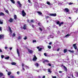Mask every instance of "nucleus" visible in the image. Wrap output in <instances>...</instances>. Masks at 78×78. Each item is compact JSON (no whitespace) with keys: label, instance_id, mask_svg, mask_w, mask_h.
I'll use <instances>...</instances> for the list:
<instances>
[{"label":"nucleus","instance_id":"obj_1","mask_svg":"<svg viewBox=\"0 0 78 78\" xmlns=\"http://www.w3.org/2000/svg\"><path fill=\"white\" fill-rule=\"evenodd\" d=\"M22 14L23 17H25L26 16V13L25 12V11L23 10L22 11Z\"/></svg>","mask_w":78,"mask_h":78},{"label":"nucleus","instance_id":"obj_2","mask_svg":"<svg viewBox=\"0 0 78 78\" xmlns=\"http://www.w3.org/2000/svg\"><path fill=\"white\" fill-rule=\"evenodd\" d=\"M17 3H18V5H19V6L20 7V8H21L22 7V4L20 3V1H17Z\"/></svg>","mask_w":78,"mask_h":78},{"label":"nucleus","instance_id":"obj_3","mask_svg":"<svg viewBox=\"0 0 78 78\" xmlns=\"http://www.w3.org/2000/svg\"><path fill=\"white\" fill-rule=\"evenodd\" d=\"M49 16H53L54 17H56V14L50 13Z\"/></svg>","mask_w":78,"mask_h":78},{"label":"nucleus","instance_id":"obj_4","mask_svg":"<svg viewBox=\"0 0 78 78\" xmlns=\"http://www.w3.org/2000/svg\"><path fill=\"white\" fill-rule=\"evenodd\" d=\"M76 44H73V46L74 48L76 50V49H77V47H76Z\"/></svg>","mask_w":78,"mask_h":78},{"label":"nucleus","instance_id":"obj_5","mask_svg":"<svg viewBox=\"0 0 78 78\" xmlns=\"http://www.w3.org/2000/svg\"><path fill=\"white\" fill-rule=\"evenodd\" d=\"M27 25L26 24H24L23 27V30H26L27 29Z\"/></svg>","mask_w":78,"mask_h":78},{"label":"nucleus","instance_id":"obj_6","mask_svg":"<svg viewBox=\"0 0 78 78\" xmlns=\"http://www.w3.org/2000/svg\"><path fill=\"white\" fill-rule=\"evenodd\" d=\"M4 38V35H0V39H2Z\"/></svg>","mask_w":78,"mask_h":78},{"label":"nucleus","instance_id":"obj_7","mask_svg":"<svg viewBox=\"0 0 78 78\" xmlns=\"http://www.w3.org/2000/svg\"><path fill=\"white\" fill-rule=\"evenodd\" d=\"M28 51L30 53V54L32 53L33 52V51L29 49H28Z\"/></svg>","mask_w":78,"mask_h":78},{"label":"nucleus","instance_id":"obj_8","mask_svg":"<svg viewBox=\"0 0 78 78\" xmlns=\"http://www.w3.org/2000/svg\"><path fill=\"white\" fill-rule=\"evenodd\" d=\"M64 10L66 12H68L69 11V9L67 8L65 9Z\"/></svg>","mask_w":78,"mask_h":78},{"label":"nucleus","instance_id":"obj_9","mask_svg":"<svg viewBox=\"0 0 78 78\" xmlns=\"http://www.w3.org/2000/svg\"><path fill=\"white\" fill-rule=\"evenodd\" d=\"M9 21L10 22V23H11L12 22H13V19H12V18H10L9 20Z\"/></svg>","mask_w":78,"mask_h":78},{"label":"nucleus","instance_id":"obj_10","mask_svg":"<svg viewBox=\"0 0 78 78\" xmlns=\"http://www.w3.org/2000/svg\"><path fill=\"white\" fill-rule=\"evenodd\" d=\"M45 62H49V61H48V60H46L43 62V63H44V64L45 63Z\"/></svg>","mask_w":78,"mask_h":78},{"label":"nucleus","instance_id":"obj_11","mask_svg":"<svg viewBox=\"0 0 78 78\" xmlns=\"http://www.w3.org/2000/svg\"><path fill=\"white\" fill-rule=\"evenodd\" d=\"M17 53L18 54V56H20V53H19V49H17Z\"/></svg>","mask_w":78,"mask_h":78},{"label":"nucleus","instance_id":"obj_12","mask_svg":"<svg viewBox=\"0 0 78 78\" xmlns=\"http://www.w3.org/2000/svg\"><path fill=\"white\" fill-rule=\"evenodd\" d=\"M63 67L64 68L66 72H67V68L65 66H63Z\"/></svg>","mask_w":78,"mask_h":78},{"label":"nucleus","instance_id":"obj_13","mask_svg":"<svg viewBox=\"0 0 78 78\" xmlns=\"http://www.w3.org/2000/svg\"><path fill=\"white\" fill-rule=\"evenodd\" d=\"M5 16V14L2 12H1L0 13V16Z\"/></svg>","mask_w":78,"mask_h":78},{"label":"nucleus","instance_id":"obj_14","mask_svg":"<svg viewBox=\"0 0 78 78\" xmlns=\"http://www.w3.org/2000/svg\"><path fill=\"white\" fill-rule=\"evenodd\" d=\"M64 53H67V49H65L64 50Z\"/></svg>","mask_w":78,"mask_h":78},{"label":"nucleus","instance_id":"obj_15","mask_svg":"<svg viewBox=\"0 0 78 78\" xmlns=\"http://www.w3.org/2000/svg\"><path fill=\"white\" fill-rule=\"evenodd\" d=\"M14 18L15 20H16V19H17V16L16 15H15L14 16Z\"/></svg>","mask_w":78,"mask_h":78},{"label":"nucleus","instance_id":"obj_16","mask_svg":"<svg viewBox=\"0 0 78 78\" xmlns=\"http://www.w3.org/2000/svg\"><path fill=\"white\" fill-rule=\"evenodd\" d=\"M37 59V58L34 57L33 58V59H32V60H33V61H36V59Z\"/></svg>","mask_w":78,"mask_h":78},{"label":"nucleus","instance_id":"obj_17","mask_svg":"<svg viewBox=\"0 0 78 78\" xmlns=\"http://www.w3.org/2000/svg\"><path fill=\"white\" fill-rule=\"evenodd\" d=\"M68 51L70 53H74V51H71L70 50H69Z\"/></svg>","mask_w":78,"mask_h":78},{"label":"nucleus","instance_id":"obj_18","mask_svg":"<svg viewBox=\"0 0 78 78\" xmlns=\"http://www.w3.org/2000/svg\"><path fill=\"white\" fill-rule=\"evenodd\" d=\"M34 65L36 66H37V67H38V66H39V64H38V63H35Z\"/></svg>","mask_w":78,"mask_h":78},{"label":"nucleus","instance_id":"obj_19","mask_svg":"<svg viewBox=\"0 0 78 78\" xmlns=\"http://www.w3.org/2000/svg\"><path fill=\"white\" fill-rule=\"evenodd\" d=\"M12 65H16V63L15 62H12L11 63Z\"/></svg>","mask_w":78,"mask_h":78},{"label":"nucleus","instance_id":"obj_20","mask_svg":"<svg viewBox=\"0 0 78 78\" xmlns=\"http://www.w3.org/2000/svg\"><path fill=\"white\" fill-rule=\"evenodd\" d=\"M37 13L39 14L40 15H42V13L41 12H37Z\"/></svg>","mask_w":78,"mask_h":78},{"label":"nucleus","instance_id":"obj_21","mask_svg":"<svg viewBox=\"0 0 78 78\" xmlns=\"http://www.w3.org/2000/svg\"><path fill=\"white\" fill-rule=\"evenodd\" d=\"M10 1H11V2L12 3H13L14 4L15 3V2H14V0H10Z\"/></svg>","mask_w":78,"mask_h":78},{"label":"nucleus","instance_id":"obj_22","mask_svg":"<svg viewBox=\"0 0 78 78\" xmlns=\"http://www.w3.org/2000/svg\"><path fill=\"white\" fill-rule=\"evenodd\" d=\"M5 59H9V56H8L7 57H6L5 58Z\"/></svg>","mask_w":78,"mask_h":78},{"label":"nucleus","instance_id":"obj_23","mask_svg":"<svg viewBox=\"0 0 78 78\" xmlns=\"http://www.w3.org/2000/svg\"><path fill=\"white\" fill-rule=\"evenodd\" d=\"M68 36H70V34H67L66 36H65V37H68Z\"/></svg>","mask_w":78,"mask_h":78},{"label":"nucleus","instance_id":"obj_24","mask_svg":"<svg viewBox=\"0 0 78 78\" xmlns=\"http://www.w3.org/2000/svg\"><path fill=\"white\" fill-rule=\"evenodd\" d=\"M0 76H3V74L2 73H0Z\"/></svg>","mask_w":78,"mask_h":78},{"label":"nucleus","instance_id":"obj_25","mask_svg":"<svg viewBox=\"0 0 78 78\" xmlns=\"http://www.w3.org/2000/svg\"><path fill=\"white\" fill-rule=\"evenodd\" d=\"M63 23H64L63 22L60 23L59 24V26L60 27V26H61V25H62V24H63Z\"/></svg>","mask_w":78,"mask_h":78},{"label":"nucleus","instance_id":"obj_26","mask_svg":"<svg viewBox=\"0 0 78 78\" xmlns=\"http://www.w3.org/2000/svg\"><path fill=\"white\" fill-rule=\"evenodd\" d=\"M30 22L31 23H34V20H30Z\"/></svg>","mask_w":78,"mask_h":78},{"label":"nucleus","instance_id":"obj_27","mask_svg":"<svg viewBox=\"0 0 78 78\" xmlns=\"http://www.w3.org/2000/svg\"><path fill=\"white\" fill-rule=\"evenodd\" d=\"M48 72L49 73H51V70H50V69H48Z\"/></svg>","mask_w":78,"mask_h":78},{"label":"nucleus","instance_id":"obj_28","mask_svg":"<svg viewBox=\"0 0 78 78\" xmlns=\"http://www.w3.org/2000/svg\"><path fill=\"white\" fill-rule=\"evenodd\" d=\"M47 4H48V5H50V2L48 1H47Z\"/></svg>","mask_w":78,"mask_h":78},{"label":"nucleus","instance_id":"obj_29","mask_svg":"<svg viewBox=\"0 0 78 78\" xmlns=\"http://www.w3.org/2000/svg\"><path fill=\"white\" fill-rule=\"evenodd\" d=\"M11 74V72H8V75H10Z\"/></svg>","mask_w":78,"mask_h":78},{"label":"nucleus","instance_id":"obj_30","mask_svg":"<svg viewBox=\"0 0 78 78\" xmlns=\"http://www.w3.org/2000/svg\"><path fill=\"white\" fill-rule=\"evenodd\" d=\"M42 48H40L38 49V51H41V50H42Z\"/></svg>","mask_w":78,"mask_h":78},{"label":"nucleus","instance_id":"obj_31","mask_svg":"<svg viewBox=\"0 0 78 78\" xmlns=\"http://www.w3.org/2000/svg\"><path fill=\"white\" fill-rule=\"evenodd\" d=\"M48 48H49V49H51V47L50 46H48Z\"/></svg>","mask_w":78,"mask_h":78},{"label":"nucleus","instance_id":"obj_32","mask_svg":"<svg viewBox=\"0 0 78 78\" xmlns=\"http://www.w3.org/2000/svg\"><path fill=\"white\" fill-rule=\"evenodd\" d=\"M12 36L13 37H15V36H16V34H15V33H13Z\"/></svg>","mask_w":78,"mask_h":78},{"label":"nucleus","instance_id":"obj_33","mask_svg":"<svg viewBox=\"0 0 78 78\" xmlns=\"http://www.w3.org/2000/svg\"><path fill=\"white\" fill-rule=\"evenodd\" d=\"M5 12H6V13H7V14H8L9 13V11H8V10H6L5 11Z\"/></svg>","mask_w":78,"mask_h":78},{"label":"nucleus","instance_id":"obj_34","mask_svg":"<svg viewBox=\"0 0 78 78\" xmlns=\"http://www.w3.org/2000/svg\"><path fill=\"white\" fill-rule=\"evenodd\" d=\"M60 23V22H59V21H58L57 22V24L58 25H59V24Z\"/></svg>","mask_w":78,"mask_h":78},{"label":"nucleus","instance_id":"obj_35","mask_svg":"<svg viewBox=\"0 0 78 78\" xmlns=\"http://www.w3.org/2000/svg\"><path fill=\"white\" fill-rule=\"evenodd\" d=\"M24 40H26V39H27V37L25 36V37L24 38Z\"/></svg>","mask_w":78,"mask_h":78},{"label":"nucleus","instance_id":"obj_36","mask_svg":"<svg viewBox=\"0 0 78 78\" xmlns=\"http://www.w3.org/2000/svg\"><path fill=\"white\" fill-rule=\"evenodd\" d=\"M45 18L46 19H48V18H49V16H46L45 17Z\"/></svg>","mask_w":78,"mask_h":78},{"label":"nucleus","instance_id":"obj_37","mask_svg":"<svg viewBox=\"0 0 78 78\" xmlns=\"http://www.w3.org/2000/svg\"><path fill=\"white\" fill-rule=\"evenodd\" d=\"M4 56H5L4 55H1V58L2 59H3V58H4Z\"/></svg>","mask_w":78,"mask_h":78},{"label":"nucleus","instance_id":"obj_38","mask_svg":"<svg viewBox=\"0 0 78 78\" xmlns=\"http://www.w3.org/2000/svg\"><path fill=\"white\" fill-rule=\"evenodd\" d=\"M18 39H21V37L20 36H19L18 37Z\"/></svg>","mask_w":78,"mask_h":78},{"label":"nucleus","instance_id":"obj_39","mask_svg":"<svg viewBox=\"0 0 78 78\" xmlns=\"http://www.w3.org/2000/svg\"><path fill=\"white\" fill-rule=\"evenodd\" d=\"M48 66H50V67H51V64L50 63H48Z\"/></svg>","mask_w":78,"mask_h":78},{"label":"nucleus","instance_id":"obj_40","mask_svg":"<svg viewBox=\"0 0 78 78\" xmlns=\"http://www.w3.org/2000/svg\"><path fill=\"white\" fill-rule=\"evenodd\" d=\"M3 22L1 21V20H0V24H3Z\"/></svg>","mask_w":78,"mask_h":78},{"label":"nucleus","instance_id":"obj_41","mask_svg":"<svg viewBox=\"0 0 78 78\" xmlns=\"http://www.w3.org/2000/svg\"><path fill=\"white\" fill-rule=\"evenodd\" d=\"M39 29L40 30V31H42V29H41V27H39Z\"/></svg>","mask_w":78,"mask_h":78},{"label":"nucleus","instance_id":"obj_42","mask_svg":"<svg viewBox=\"0 0 78 78\" xmlns=\"http://www.w3.org/2000/svg\"><path fill=\"white\" fill-rule=\"evenodd\" d=\"M72 4H73V3L70 2L69 4V5H72Z\"/></svg>","mask_w":78,"mask_h":78},{"label":"nucleus","instance_id":"obj_43","mask_svg":"<svg viewBox=\"0 0 78 78\" xmlns=\"http://www.w3.org/2000/svg\"><path fill=\"white\" fill-rule=\"evenodd\" d=\"M33 42H36V40H33Z\"/></svg>","mask_w":78,"mask_h":78},{"label":"nucleus","instance_id":"obj_44","mask_svg":"<svg viewBox=\"0 0 78 78\" xmlns=\"http://www.w3.org/2000/svg\"><path fill=\"white\" fill-rule=\"evenodd\" d=\"M31 27H32V28H34V25L32 24Z\"/></svg>","mask_w":78,"mask_h":78},{"label":"nucleus","instance_id":"obj_45","mask_svg":"<svg viewBox=\"0 0 78 78\" xmlns=\"http://www.w3.org/2000/svg\"><path fill=\"white\" fill-rule=\"evenodd\" d=\"M9 30H11V27H10V26H9Z\"/></svg>","mask_w":78,"mask_h":78},{"label":"nucleus","instance_id":"obj_46","mask_svg":"<svg viewBox=\"0 0 78 78\" xmlns=\"http://www.w3.org/2000/svg\"><path fill=\"white\" fill-rule=\"evenodd\" d=\"M44 56H47V54L46 53H44Z\"/></svg>","mask_w":78,"mask_h":78},{"label":"nucleus","instance_id":"obj_47","mask_svg":"<svg viewBox=\"0 0 78 78\" xmlns=\"http://www.w3.org/2000/svg\"><path fill=\"white\" fill-rule=\"evenodd\" d=\"M27 22H28V23H30V20H27Z\"/></svg>","mask_w":78,"mask_h":78},{"label":"nucleus","instance_id":"obj_48","mask_svg":"<svg viewBox=\"0 0 78 78\" xmlns=\"http://www.w3.org/2000/svg\"><path fill=\"white\" fill-rule=\"evenodd\" d=\"M9 31L10 32L12 33V30H11H11H10Z\"/></svg>","mask_w":78,"mask_h":78},{"label":"nucleus","instance_id":"obj_49","mask_svg":"<svg viewBox=\"0 0 78 78\" xmlns=\"http://www.w3.org/2000/svg\"><path fill=\"white\" fill-rule=\"evenodd\" d=\"M0 52H3V51H2V49H0Z\"/></svg>","mask_w":78,"mask_h":78},{"label":"nucleus","instance_id":"obj_50","mask_svg":"<svg viewBox=\"0 0 78 78\" xmlns=\"http://www.w3.org/2000/svg\"><path fill=\"white\" fill-rule=\"evenodd\" d=\"M52 44V43H51V42H50L49 43V45H51V44Z\"/></svg>","mask_w":78,"mask_h":78},{"label":"nucleus","instance_id":"obj_51","mask_svg":"<svg viewBox=\"0 0 78 78\" xmlns=\"http://www.w3.org/2000/svg\"><path fill=\"white\" fill-rule=\"evenodd\" d=\"M52 78H56V76H53Z\"/></svg>","mask_w":78,"mask_h":78},{"label":"nucleus","instance_id":"obj_52","mask_svg":"<svg viewBox=\"0 0 78 78\" xmlns=\"http://www.w3.org/2000/svg\"><path fill=\"white\" fill-rule=\"evenodd\" d=\"M5 49H7V48H8V47L5 46Z\"/></svg>","mask_w":78,"mask_h":78},{"label":"nucleus","instance_id":"obj_53","mask_svg":"<svg viewBox=\"0 0 78 78\" xmlns=\"http://www.w3.org/2000/svg\"><path fill=\"white\" fill-rule=\"evenodd\" d=\"M45 78V76H43L42 78Z\"/></svg>","mask_w":78,"mask_h":78},{"label":"nucleus","instance_id":"obj_54","mask_svg":"<svg viewBox=\"0 0 78 78\" xmlns=\"http://www.w3.org/2000/svg\"><path fill=\"white\" fill-rule=\"evenodd\" d=\"M22 67H23V66H24V64H23V63L22 64Z\"/></svg>","mask_w":78,"mask_h":78},{"label":"nucleus","instance_id":"obj_55","mask_svg":"<svg viewBox=\"0 0 78 78\" xmlns=\"http://www.w3.org/2000/svg\"><path fill=\"white\" fill-rule=\"evenodd\" d=\"M2 27H0V31H2Z\"/></svg>","mask_w":78,"mask_h":78},{"label":"nucleus","instance_id":"obj_56","mask_svg":"<svg viewBox=\"0 0 78 78\" xmlns=\"http://www.w3.org/2000/svg\"><path fill=\"white\" fill-rule=\"evenodd\" d=\"M29 3H31V1L30 0H28Z\"/></svg>","mask_w":78,"mask_h":78},{"label":"nucleus","instance_id":"obj_57","mask_svg":"<svg viewBox=\"0 0 78 78\" xmlns=\"http://www.w3.org/2000/svg\"><path fill=\"white\" fill-rule=\"evenodd\" d=\"M17 73L18 74H19V71H18L17 72Z\"/></svg>","mask_w":78,"mask_h":78},{"label":"nucleus","instance_id":"obj_58","mask_svg":"<svg viewBox=\"0 0 78 78\" xmlns=\"http://www.w3.org/2000/svg\"><path fill=\"white\" fill-rule=\"evenodd\" d=\"M59 73H62V71H59Z\"/></svg>","mask_w":78,"mask_h":78},{"label":"nucleus","instance_id":"obj_59","mask_svg":"<svg viewBox=\"0 0 78 78\" xmlns=\"http://www.w3.org/2000/svg\"><path fill=\"white\" fill-rule=\"evenodd\" d=\"M37 49H39V47H37Z\"/></svg>","mask_w":78,"mask_h":78},{"label":"nucleus","instance_id":"obj_60","mask_svg":"<svg viewBox=\"0 0 78 78\" xmlns=\"http://www.w3.org/2000/svg\"><path fill=\"white\" fill-rule=\"evenodd\" d=\"M76 75H78V72H76Z\"/></svg>","mask_w":78,"mask_h":78},{"label":"nucleus","instance_id":"obj_61","mask_svg":"<svg viewBox=\"0 0 78 78\" xmlns=\"http://www.w3.org/2000/svg\"><path fill=\"white\" fill-rule=\"evenodd\" d=\"M60 50V49L59 48H58L57 50V51H59Z\"/></svg>","mask_w":78,"mask_h":78},{"label":"nucleus","instance_id":"obj_62","mask_svg":"<svg viewBox=\"0 0 78 78\" xmlns=\"http://www.w3.org/2000/svg\"><path fill=\"white\" fill-rule=\"evenodd\" d=\"M34 58H37V57H36V56L35 55H34Z\"/></svg>","mask_w":78,"mask_h":78},{"label":"nucleus","instance_id":"obj_63","mask_svg":"<svg viewBox=\"0 0 78 78\" xmlns=\"http://www.w3.org/2000/svg\"><path fill=\"white\" fill-rule=\"evenodd\" d=\"M23 70H25V69H24L23 67Z\"/></svg>","mask_w":78,"mask_h":78},{"label":"nucleus","instance_id":"obj_64","mask_svg":"<svg viewBox=\"0 0 78 78\" xmlns=\"http://www.w3.org/2000/svg\"><path fill=\"white\" fill-rule=\"evenodd\" d=\"M12 48H10V50H12Z\"/></svg>","mask_w":78,"mask_h":78}]
</instances>
